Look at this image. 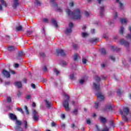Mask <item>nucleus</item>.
<instances>
[{
  "label": "nucleus",
  "instance_id": "obj_1",
  "mask_svg": "<svg viewBox=\"0 0 131 131\" xmlns=\"http://www.w3.org/2000/svg\"><path fill=\"white\" fill-rule=\"evenodd\" d=\"M66 13L68 16H71L73 20H80L81 18V12L79 9L71 11L70 9L68 8L66 9Z\"/></svg>",
  "mask_w": 131,
  "mask_h": 131
},
{
  "label": "nucleus",
  "instance_id": "obj_2",
  "mask_svg": "<svg viewBox=\"0 0 131 131\" xmlns=\"http://www.w3.org/2000/svg\"><path fill=\"white\" fill-rule=\"evenodd\" d=\"M119 112L121 115H122V120L125 121V122H129V120L126 117V115H129V114L130 113L129 108L127 107H124L123 108V110L119 111Z\"/></svg>",
  "mask_w": 131,
  "mask_h": 131
},
{
  "label": "nucleus",
  "instance_id": "obj_3",
  "mask_svg": "<svg viewBox=\"0 0 131 131\" xmlns=\"http://www.w3.org/2000/svg\"><path fill=\"white\" fill-rule=\"evenodd\" d=\"M93 86L95 89L96 91L97 92V93L96 94L97 98L101 99V101H103L104 97V95L102 94V92L100 91V84H97L96 83H93Z\"/></svg>",
  "mask_w": 131,
  "mask_h": 131
},
{
  "label": "nucleus",
  "instance_id": "obj_4",
  "mask_svg": "<svg viewBox=\"0 0 131 131\" xmlns=\"http://www.w3.org/2000/svg\"><path fill=\"white\" fill-rule=\"evenodd\" d=\"M64 96L67 99L62 102V105L65 108L66 111L68 112L70 111V107H69V96L67 94H64Z\"/></svg>",
  "mask_w": 131,
  "mask_h": 131
},
{
  "label": "nucleus",
  "instance_id": "obj_5",
  "mask_svg": "<svg viewBox=\"0 0 131 131\" xmlns=\"http://www.w3.org/2000/svg\"><path fill=\"white\" fill-rule=\"evenodd\" d=\"M73 23H70L69 24V27L70 28H67L65 31V33L66 35H70L71 32H72V28H73Z\"/></svg>",
  "mask_w": 131,
  "mask_h": 131
},
{
  "label": "nucleus",
  "instance_id": "obj_6",
  "mask_svg": "<svg viewBox=\"0 0 131 131\" xmlns=\"http://www.w3.org/2000/svg\"><path fill=\"white\" fill-rule=\"evenodd\" d=\"M32 118L34 121H37L39 119V116H38V112L35 110L33 111Z\"/></svg>",
  "mask_w": 131,
  "mask_h": 131
},
{
  "label": "nucleus",
  "instance_id": "obj_7",
  "mask_svg": "<svg viewBox=\"0 0 131 131\" xmlns=\"http://www.w3.org/2000/svg\"><path fill=\"white\" fill-rule=\"evenodd\" d=\"M2 74L4 77H6V78H10L11 77V74L9 71H7L6 69H3L2 72Z\"/></svg>",
  "mask_w": 131,
  "mask_h": 131
},
{
  "label": "nucleus",
  "instance_id": "obj_8",
  "mask_svg": "<svg viewBox=\"0 0 131 131\" xmlns=\"http://www.w3.org/2000/svg\"><path fill=\"white\" fill-rule=\"evenodd\" d=\"M56 52L57 56H61V57H64V56L66 55L65 52H64L62 49H56Z\"/></svg>",
  "mask_w": 131,
  "mask_h": 131
},
{
  "label": "nucleus",
  "instance_id": "obj_9",
  "mask_svg": "<svg viewBox=\"0 0 131 131\" xmlns=\"http://www.w3.org/2000/svg\"><path fill=\"white\" fill-rule=\"evenodd\" d=\"M16 120V125L15 127V129L16 130H19V129H21V126L22 125V121L18 120Z\"/></svg>",
  "mask_w": 131,
  "mask_h": 131
},
{
  "label": "nucleus",
  "instance_id": "obj_10",
  "mask_svg": "<svg viewBox=\"0 0 131 131\" xmlns=\"http://www.w3.org/2000/svg\"><path fill=\"white\" fill-rule=\"evenodd\" d=\"M120 43L121 45H124V46H125V47H126V48H128L129 46V42L126 41L124 39H121L120 40Z\"/></svg>",
  "mask_w": 131,
  "mask_h": 131
},
{
  "label": "nucleus",
  "instance_id": "obj_11",
  "mask_svg": "<svg viewBox=\"0 0 131 131\" xmlns=\"http://www.w3.org/2000/svg\"><path fill=\"white\" fill-rule=\"evenodd\" d=\"M107 110H108V111H112L113 110V107L111 105H108L107 106H105V108L102 109V111L105 112V111H107Z\"/></svg>",
  "mask_w": 131,
  "mask_h": 131
},
{
  "label": "nucleus",
  "instance_id": "obj_12",
  "mask_svg": "<svg viewBox=\"0 0 131 131\" xmlns=\"http://www.w3.org/2000/svg\"><path fill=\"white\" fill-rule=\"evenodd\" d=\"M18 6H19V2L18 0H14L12 8L14 9H17Z\"/></svg>",
  "mask_w": 131,
  "mask_h": 131
},
{
  "label": "nucleus",
  "instance_id": "obj_13",
  "mask_svg": "<svg viewBox=\"0 0 131 131\" xmlns=\"http://www.w3.org/2000/svg\"><path fill=\"white\" fill-rule=\"evenodd\" d=\"M24 53L22 51H19L17 55L16 56V59L17 60H21L22 57H23Z\"/></svg>",
  "mask_w": 131,
  "mask_h": 131
},
{
  "label": "nucleus",
  "instance_id": "obj_14",
  "mask_svg": "<svg viewBox=\"0 0 131 131\" xmlns=\"http://www.w3.org/2000/svg\"><path fill=\"white\" fill-rule=\"evenodd\" d=\"M9 118L11 120H17V116L13 113H10L9 115Z\"/></svg>",
  "mask_w": 131,
  "mask_h": 131
},
{
  "label": "nucleus",
  "instance_id": "obj_15",
  "mask_svg": "<svg viewBox=\"0 0 131 131\" xmlns=\"http://www.w3.org/2000/svg\"><path fill=\"white\" fill-rule=\"evenodd\" d=\"M99 119L100 122H102V123H106V122H107V119L105 117L100 116L99 117Z\"/></svg>",
  "mask_w": 131,
  "mask_h": 131
},
{
  "label": "nucleus",
  "instance_id": "obj_16",
  "mask_svg": "<svg viewBox=\"0 0 131 131\" xmlns=\"http://www.w3.org/2000/svg\"><path fill=\"white\" fill-rule=\"evenodd\" d=\"M15 85L18 88V89H20L22 88V82L21 81H16L14 82Z\"/></svg>",
  "mask_w": 131,
  "mask_h": 131
},
{
  "label": "nucleus",
  "instance_id": "obj_17",
  "mask_svg": "<svg viewBox=\"0 0 131 131\" xmlns=\"http://www.w3.org/2000/svg\"><path fill=\"white\" fill-rule=\"evenodd\" d=\"M90 42H92V43H94V42H96L97 43V42H99V38H91L90 39Z\"/></svg>",
  "mask_w": 131,
  "mask_h": 131
},
{
  "label": "nucleus",
  "instance_id": "obj_18",
  "mask_svg": "<svg viewBox=\"0 0 131 131\" xmlns=\"http://www.w3.org/2000/svg\"><path fill=\"white\" fill-rule=\"evenodd\" d=\"M16 31H23V27L19 24L18 26L16 28Z\"/></svg>",
  "mask_w": 131,
  "mask_h": 131
},
{
  "label": "nucleus",
  "instance_id": "obj_19",
  "mask_svg": "<svg viewBox=\"0 0 131 131\" xmlns=\"http://www.w3.org/2000/svg\"><path fill=\"white\" fill-rule=\"evenodd\" d=\"M16 50V48L14 46H10L8 47V51H9L10 52H13Z\"/></svg>",
  "mask_w": 131,
  "mask_h": 131
},
{
  "label": "nucleus",
  "instance_id": "obj_20",
  "mask_svg": "<svg viewBox=\"0 0 131 131\" xmlns=\"http://www.w3.org/2000/svg\"><path fill=\"white\" fill-rule=\"evenodd\" d=\"M45 102L46 103V105L47 106V107L49 109L51 108L52 106V103L49 102L47 100H45Z\"/></svg>",
  "mask_w": 131,
  "mask_h": 131
},
{
  "label": "nucleus",
  "instance_id": "obj_21",
  "mask_svg": "<svg viewBox=\"0 0 131 131\" xmlns=\"http://www.w3.org/2000/svg\"><path fill=\"white\" fill-rule=\"evenodd\" d=\"M52 24H53V25H54L55 27H56V28H57V27H58V23H57V21L55 19H52Z\"/></svg>",
  "mask_w": 131,
  "mask_h": 131
},
{
  "label": "nucleus",
  "instance_id": "obj_22",
  "mask_svg": "<svg viewBox=\"0 0 131 131\" xmlns=\"http://www.w3.org/2000/svg\"><path fill=\"white\" fill-rule=\"evenodd\" d=\"M117 94H118V96H119V97H121V95L123 94V91H121V90L118 89V91L117 92Z\"/></svg>",
  "mask_w": 131,
  "mask_h": 131
},
{
  "label": "nucleus",
  "instance_id": "obj_23",
  "mask_svg": "<svg viewBox=\"0 0 131 131\" xmlns=\"http://www.w3.org/2000/svg\"><path fill=\"white\" fill-rule=\"evenodd\" d=\"M120 22L121 24H126V22H127V20L125 18H121L120 19Z\"/></svg>",
  "mask_w": 131,
  "mask_h": 131
},
{
  "label": "nucleus",
  "instance_id": "obj_24",
  "mask_svg": "<svg viewBox=\"0 0 131 131\" xmlns=\"http://www.w3.org/2000/svg\"><path fill=\"white\" fill-rule=\"evenodd\" d=\"M78 113V108H75L73 111V115H77Z\"/></svg>",
  "mask_w": 131,
  "mask_h": 131
},
{
  "label": "nucleus",
  "instance_id": "obj_25",
  "mask_svg": "<svg viewBox=\"0 0 131 131\" xmlns=\"http://www.w3.org/2000/svg\"><path fill=\"white\" fill-rule=\"evenodd\" d=\"M81 36L85 38V37H86V36H89V34L85 32H82L81 33Z\"/></svg>",
  "mask_w": 131,
  "mask_h": 131
},
{
  "label": "nucleus",
  "instance_id": "obj_26",
  "mask_svg": "<svg viewBox=\"0 0 131 131\" xmlns=\"http://www.w3.org/2000/svg\"><path fill=\"white\" fill-rule=\"evenodd\" d=\"M101 55H103V56H106V54L107 53L106 50H105L104 49H102L101 50Z\"/></svg>",
  "mask_w": 131,
  "mask_h": 131
},
{
  "label": "nucleus",
  "instance_id": "obj_27",
  "mask_svg": "<svg viewBox=\"0 0 131 131\" xmlns=\"http://www.w3.org/2000/svg\"><path fill=\"white\" fill-rule=\"evenodd\" d=\"M111 49L112 51H120L121 49L120 48H117V47H115L114 46H112Z\"/></svg>",
  "mask_w": 131,
  "mask_h": 131
},
{
  "label": "nucleus",
  "instance_id": "obj_28",
  "mask_svg": "<svg viewBox=\"0 0 131 131\" xmlns=\"http://www.w3.org/2000/svg\"><path fill=\"white\" fill-rule=\"evenodd\" d=\"M33 33V31L32 30H29L27 31L28 36H31Z\"/></svg>",
  "mask_w": 131,
  "mask_h": 131
},
{
  "label": "nucleus",
  "instance_id": "obj_29",
  "mask_svg": "<svg viewBox=\"0 0 131 131\" xmlns=\"http://www.w3.org/2000/svg\"><path fill=\"white\" fill-rule=\"evenodd\" d=\"M74 61H77L78 60V54L77 53L74 54Z\"/></svg>",
  "mask_w": 131,
  "mask_h": 131
},
{
  "label": "nucleus",
  "instance_id": "obj_30",
  "mask_svg": "<svg viewBox=\"0 0 131 131\" xmlns=\"http://www.w3.org/2000/svg\"><path fill=\"white\" fill-rule=\"evenodd\" d=\"M70 79H71L72 80H75V77H74V74H72L70 75Z\"/></svg>",
  "mask_w": 131,
  "mask_h": 131
},
{
  "label": "nucleus",
  "instance_id": "obj_31",
  "mask_svg": "<svg viewBox=\"0 0 131 131\" xmlns=\"http://www.w3.org/2000/svg\"><path fill=\"white\" fill-rule=\"evenodd\" d=\"M35 4L37 6H40L41 5V3L38 0H35Z\"/></svg>",
  "mask_w": 131,
  "mask_h": 131
},
{
  "label": "nucleus",
  "instance_id": "obj_32",
  "mask_svg": "<svg viewBox=\"0 0 131 131\" xmlns=\"http://www.w3.org/2000/svg\"><path fill=\"white\" fill-rule=\"evenodd\" d=\"M0 2L1 4L3 5V6H4L5 7H7V3H6L4 0H0Z\"/></svg>",
  "mask_w": 131,
  "mask_h": 131
},
{
  "label": "nucleus",
  "instance_id": "obj_33",
  "mask_svg": "<svg viewBox=\"0 0 131 131\" xmlns=\"http://www.w3.org/2000/svg\"><path fill=\"white\" fill-rule=\"evenodd\" d=\"M82 62L83 64H86V62H88V60L83 57L82 59Z\"/></svg>",
  "mask_w": 131,
  "mask_h": 131
},
{
  "label": "nucleus",
  "instance_id": "obj_34",
  "mask_svg": "<svg viewBox=\"0 0 131 131\" xmlns=\"http://www.w3.org/2000/svg\"><path fill=\"white\" fill-rule=\"evenodd\" d=\"M95 104V108L98 109L99 108V106H100V103L98 102H96Z\"/></svg>",
  "mask_w": 131,
  "mask_h": 131
},
{
  "label": "nucleus",
  "instance_id": "obj_35",
  "mask_svg": "<svg viewBox=\"0 0 131 131\" xmlns=\"http://www.w3.org/2000/svg\"><path fill=\"white\" fill-rule=\"evenodd\" d=\"M86 123L89 124V125H91L92 124V122L91 121V119L89 118L86 120Z\"/></svg>",
  "mask_w": 131,
  "mask_h": 131
},
{
  "label": "nucleus",
  "instance_id": "obj_36",
  "mask_svg": "<svg viewBox=\"0 0 131 131\" xmlns=\"http://www.w3.org/2000/svg\"><path fill=\"white\" fill-rule=\"evenodd\" d=\"M124 29V28H123V27L121 28L120 31L119 32L120 34H122H122H123Z\"/></svg>",
  "mask_w": 131,
  "mask_h": 131
},
{
  "label": "nucleus",
  "instance_id": "obj_37",
  "mask_svg": "<svg viewBox=\"0 0 131 131\" xmlns=\"http://www.w3.org/2000/svg\"><path fill=\"white\" fill-rule=\"evenodd\" d=\"M126 39H131V34H128L126 36Z\"/></svg>",
  "mask_w": 131,
  "mask_h": 131
},
{
  "label": "nucleus",
  "instance_id": "obj_38",
  "mask_svg": "<svg viewBox=\"0 0 131 131\" xmlns=\"http://www.w3.org/2000/svg\"><path fill=\"white\" fill-rule=\"evenodd\" d=\"M17 111L21 112L22 114H23L24 113V112H23V110H22V108L21 107H18Z\"/></svg>",
  "mask_w": 131,
  "mask_h": 131
},
{
  "label": "nucleus",
  "instance_id": "obj_39",
  "mask_svg": "<svg viewBox=\"0 0 131 131\" xmlns=\"http://www.w3.org/2000/svg\"><path fill=\"white\" fill-rule=\"evenodd\" d=\"M54 73L55 74H56V75H58V74H60V72H59V71H58V70L55 69H54Z\"/></svg>",
  "mask_w": 131,
  "mask_h": 131
},
{
  "label": "nucleus",
  "instance_id": "obj_40",
  "mask_svg": "<svg viewBox=\"0 0 131 131\" xmlns=\"http://www.w3.org/2000/svg\"><path fill=\"white\" fill-rule=\"evenodd\" d=\"M11 102H12V98L10 97H7V102L11 103Z\"/></svg>",
  "mask_w": 131,
  "mask_h": 131
},
{
  "label": "nucleus",
  "instance_id": "obj_41",
  "mask_svg": "<svg viewBox=\"0 0 131 131\" xmlns=\"http://www.w3.org/2000/svg\"><path fill=\"white\" fill-rule=\"evenodd\" d=\"M110 59H111L112 61H113V62H114L115 61V57H114V56L113 55H111L110 57Z\"/></svg>",
  "mask_w": 131,
  "mask_h": 131
},
{
  "label": "nucleus",
  "instance_id": "obj_42",
  "mask_svg": "<svg viewBox=\"0 0 131 131\" xmlns=\"http://www.w3.org/2000/svg\"><path fill=\"white\" fill-rule=\"evenodd\" d=\"M24 123H25V128H27V127H28V124H27V121H25Z\"/></svg>",
  "mask_w": 131,
  "mask_h": 131
},
{
  "label": "nucleus",
  "instance_id": "obj_43",
  "mask_svg": "<svg viewBox=\"0 0 131 131\" xmlns=\"http://www.w3.org/2000/svg\"><path fill=\"white\" fill-rule=\"evenodd\" d=\"M73 47L74 50H77L78 46L77 44H74L73 45Z\"/></svg>",
  "mask_w": 131,
  "mask_h": 131
},
{
  "label": "nucleus",
  "instance_id": "obj_44",
  "mask_svg": "<svg viewBox=\"0 0 131 131\" xmlns=\"http://www.w3.org/2000/svg\"><path fill=\"white\" fill-rule=\"evenodd\" d=\"M100 17H104V11H101L100 12Z\"/></svg>",
  "mask_w": 131,
  "mask_h": 131
},
{
  "label": "nucleus",
  "instance_id": "obj_45",
  "mask_svg": "<svg viewBox=\"0 0 131 131\" xmlns=\"http://www.w3.org/2000/svg\"><path fill=\"white\" fill-rule=\"evenodd\" d=\"M31 88H32V89H34V90H35V89H36V86L35 85V84L32 83L31 84Z\"/></svg>",
  "mask_w": 131,
  "mask_h": 131
},
{
  "label": "nucleus",
  "instance_id": "obj_46",
  "mask_svg": "<svg viewBox=\"0 0 131 131\" xmlns=\"http://www.w3.org/2000/svg\"><path fill=\"white\" fill-rule=\"evenodd\" d=\"M43 22H45V23H49V19L48 18H43Z\"/></svg>",
  "mask_w": 131,
  "mask_h": 131
},
{
  "label": "nucleus",
  "instance_id": "obj_47",
  "mask_svg": "<svg viewBox=\"0 0 131 131\" xmlns=\"http://www.w3.org/2000/svg\"><path fill=\"white\" fill-rule=\"evenodd\" d=\"M119 7L121 9H123V4L121 2H119Z\"/></svg>",
  "mask_w": 131,
  "mask_h": 131
},
{
  "label": "nucleus",
  "instance_id": "obj_48",
  "mask_svg": "<svg viewBox=\"0 0 131 131\" xmlns=\"http://www.w3.org/2000/svg\"><path fill=\"white\" fill-rule=\"evenodd\" d=\"M74 6V2H71L69 3V7H73Z\"/></svg>",
  "mask_w": 131,
  "mask_h": 131
},
{
  "label": "nucleus",
  "instance_id": "obj_49",
  "mask_svg": "<svg viewBox=\"0 0 131 131\" xmlns=\"http://www.w3.org/2000/svg\"><path fill=\"white\" fill-rule=\"evenodd\" d=\"M40 56H41V57H45L46 54L43 52H40Z\"/></svg>",
  "mask_w": 131,
  "mask_h": 131
},
{
  "label": "nucleus",
  "instance_id": "obj_50",
  "mask_svg": "<svg viewBox=\"0 0 131 131\" xmlns=\"http://www.w3.org/2000/svg\"><path fill=\"white\" fill-rule=\"evenodd\" d=\"M61 63L62 64V65H67V63L66 62V61L62 60L61 61Z\"/></svg>",
  "mask_w": 131,
  "mask_h": 131
},
{
  "label": "nucleus",
  "instance_id": "obj_51",
  "mask_svg": "<svg viewBox=\"0 0 131 131\" xmlns=\"http://www.w3.org/2000/svg\"><path fill=\"white\" fill-rule=\"evenodd\" d=\"M43 70L45 72L48 71V68H47V66H45L43 68Z\"/></svg>",
  "mask_w": 131,
  "mask_h": 131
},
{
  "label": "nucleus",
  "instance_id": "obj_52",
  "mask_svg": "<svg viewBox=\"0 0 131 131\" xmlns=\"http://www.w3.org/2000/svg\"><path fill=\"white\" fill-rule=\"evenodd\" d=\"M96 80L98 82H100V81H101V78H100V77L97 76L96 77Z\"/></svg>",
  "mask_w": 131,
  "mask_h": 131
},
{
  "label": "nucleus",
  "instance_id": "obj_53",
  "mask_svg": "<svg viewBox=\"0 0 131 131\" xmlns=\"http://www.w3.org/2000/svg\"><path fill=\"white\" fill-rule=\"evenodd\" d=\"M20 96H22V92L18 91V93H17V96L19 98V97H20Z\"/></svg>",
  "mask_w": 131,
  "mask_h": 131
},
{
  "label": "nucleus",
  "instance_id": "obj_54",
  "mask_svg": "<svg viewBox=\"0 0 131 131\" xmlns=\"http://www.w3.org/2000/svg\"><path fill=\"white\" fill-rule=\"evenodd\" d=\"M57 11H58V12H62V10L61 9V8H57Z\"/></svg>",
  "mask_w": 131,
  "mask_h": 131
},
{
  "label": "nucleus",
  "instance_id": "obj_55",
  "mask_svg": "<svg viewBox=\"0 0 131 131\" xmlns=\"http://www.w3.org/2000/svg\"><path fill=\"white\" fill-rule=\"evenodd\" d=\"M30 98H31V96H30V95H28L26 96L27 100H30Z\"/></svg>",
  "mask_w": 131,
  "mask_h": 131
},
{
  "label": "nucleus",
  "instance_id": "obj_56",
  "mask_svg": "<svg viewBox=\"0 0 131 131\" xmlns=\"http://www.w3.org/2000/svg\"><path fill=\"white\" fill-rule=\"evenodd\" d=\"M85 15L86 17H89L90 16V13H89V12L85 11Z\"/></svg>",
  "mask_w": 131,
  "mask_h": 131
},
{
  "label": "nucleus",
  "instance_id": "obj_57",
  "mask_svg": "<svg viewBox=\"0 0 131 131\" xmlns=\"http://www.w3.org/2000/svg\"><path fill=\"white\" fill-rule=\"evenodd\" d=\"M51 125H52V127L56 126V125H57V124H56V123L53 122L51 123Z\"/></svg>",
  "mask_w": 131,
  "mask_h": 131
},
{
  "label": "nucleus",
  "instance_id": "obj_58",
  "mask_svg": "<svg viewBox=\"0 0 131 131\" xmlns=\"http://www.w3.org/2000/svg\"><path fill=\"white\" fill-rule=\"evenodd\" d=\"M110 123L113 125V126H114V121L113 120H110Z\"/></svg>",
  "mask_w": 131,
  "mask_h": 131
},
{
  "label": "nucleus",
  "instance_id": "obj_59",
  "mask_svg": "<svg viewBox=\"0 0 131 131\" xmlns=\"http://www.w3.org/2000/svg\"><path fill=\"white\" fill-rule=\"evenodd\" d=\"M23 81L24 82H25V83H27V79L26 78H24L23 79Z\"/></svg>",
  "mask_w": 131,
  "mask_h": 131
},
{
  "label": "nucleus",
  "instance_id": "obj_60",
  "mask_svg": "<svg viewBox=\"0 0 131 131\" xmlns=\"http://www.w3.org/2000/svg\"><path fill=\"white\" fill-rule=\"evenodd\" d=\"M117 16H118L117 12H115V16H114V18L117 19Z\"/></svg>",
  "mask_w": 131,
  "mask_h": 131
},
{
  "label": "nucleus",
  "instance_id": "obj_61",
  "mask_svg": "<svg viewBox=\"0 0 131 131\" xmlns=\"http://www.w3.org/2000/svg\"><path fill=\"white\" fill-rule=\"evenodd\" d=\"M61 127H63V128H65L66 127V125L64 123L62 124Z\"/></svg>",
  "mask_w": 131,
  "mask_h": 131
},
{
  "label": "nucleus",
  "instance_id": "obj_62",
  "mask_svg": "<svg viewBox=\"0 0 131 131\" xmlns=\"http://www.w3.org/2000/svg\"><path fill=\"white\" fill-rule=\"evenodd\" d=\"M79 82H80L81 84L84 83V80L81 79V80H80L79 81Z\"/></svg>",
  "mask_w": 131,
  "mask_h": 131
},
{
  "label": "nucleus",
  "instance_id": "obj_63",
  "mask_svg": "<svg viewBox=\"0 0 131 131\" xmlns=\"http://www.w3.org/2000/svg\"><path fill=\"white\" fill-rule=\"evenodd\" d=\"M71 127H72V128H74V127H76L75 124H74V123L72 124H71Z\"/></svg>",
  "mask_w": 131,
  "mask_h": 131
},
{
  "label": "nucleus",
  "instance_id": "obj_64",
  "mask_svg": "<svg viewBox=\"0 0 131 131\" xmlns=\"http://www.w3.org/2000/svg\"><path fill=\"white\" fill-rule=\"evenodd\" d=\"M61 117L62 119H64L65 115L64 114H62Z\"/></svg>",
  "mask_w": 131,
  "mask_h": 131
}]
</instances>
